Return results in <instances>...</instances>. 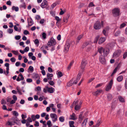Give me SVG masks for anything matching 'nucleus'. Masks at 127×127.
<instances>
[{"mask_svg": "<svg viewBox=\"0 0 127 127\" xmlns=\"http://www.w3.org/2000/svg\"><path fill=\"white\" fill-rule=\"evenodd\" d=\"M109 49L107 48H105L104 49V50L103 51V53L104 56H106L109 53Z\"/></svg>", "mask_w": 127, "mask_h": 127, "instance_id": "f8f14e48", "label": "nucleus"}, {"mask_svg": "<svg viewBox=\"0 0 127 127\" xmlns=\"http://www.w3.org/2000/svg\"><path fill=\"white\" fill-rule=\"evenodd\" d=\"M70 17V15L68 14L66 18H64L63 19V21L64 22L67 23V22L68 19Z\"/></svg>", "mask_w": 127, "mask_h": 127, "instance_id": "393cba45", "label": "nucleus"}, {"mask_svg": "<svg viewBox=\"0 0 127 127\" xmlns=\"http://www.w3.org/2000/svg\"><path fill=\"white\" fill-rule=\"evenodd\" d=\"M6 125H7L9 126H11L12 125H14V122H10L9 121H8L7 122Z\"/></svg>", "mask_w": 127, "mask_h": 127, "instance_id": "cd10ccee", "label": "nucleus"}, {"mask_svg": "<svg viewBox=\"0 0 127 127\" xmlns=\"http://www.w3.org/2000/svg\"><path fill=\"white\" fill-rule=\"evenodd\" d=\"M7 31L8 33L11 34L13 32V30L11 29H8L7 30Z\"/></svg>", "mask_w": 127, "mask_h": 127, "instance_id": "de8ad7c7", "label": "nucleus"}, {"mask_svg": "<svg viewBox=\"0 0 127 127\" xmlns=\"http://www.w3.org/2000/svg\"><path fill=\"white\" fill-rule=\"evenodd\" d=\"M48 87L47 86H46L44 88L43 92L44 93H46L47 92H48Z\"/></svg>", "mask_w": 127, "mask_h": 127, "instance_id": "49530a36", "label": "nucleus"}, {"mask_svg": "<svg viewBox=\"0 0 127 127\" xmlns=\"http://www.w3.org/2000/svg\"><path fill=\"white\" fill-rule=\"evenodd\" d=\"M105 38L104 37H101L99 39L98 44H101L103 43L105 40Z\"/></svg>", "mask_w": 127, "mask_h": 127, "instance_id": "f3484780", "label": "nucleus"}, {"mask_svg": "<svg viewBox=\"0 0 127 127\" xmlns=\"http://www.w3.org/2000/svg\"><path fill=\"white\" fill-rule=\"evenodd\" d=\"M13 121L14 122V123H15L19 125H21V123L20 122V121L17 118L13 119Z\"/></svg>", "mask_w": 127, "mask_h": 127, "instance_id": "ddd939ff", "label": "nucleus"}, {"mask_svg": "<svg viewBox=\"0 0 127 127\" xmlns=\"http://www.w3.org/2000/svg\"><path fill=\"white\" fill-rule=\"evenodd\" d=\"M119 101L121 102H125L124 99V98L121 96H119L118 97Z\"/></svg>", "mask_w": 127, "mask_h": 127, "instance_id": "72a5a7b5", "label": "nucleus"}, {"mask_svg": "<svg viewBox=\"0 0 127 127\" xmlns=\"http://www.w3.org/2000/svg\"><path fill=\"white\" fill-rule=\"evenodd\" d=\"M102 91L101 90L98 89L96 91L93 93V94L95 95H99Z\"/></svg>", "mask_w": 127, "mask_h": 127, "instance_id": "dca6fc26", "label": "nucleus"}, {"mask_svg": "<svg viewBox=\"0 0 127 127\" xmlns=\"http://www.w3.org/2000/svg\"><path fill=\"white\" fill-rule=\"evenodd\" d=\"M42 37L43 39H45L46 37V34L45 32H43L42 34Z\"/></svg>", "mask_w": 127, "mask_h": 127, "instance_id": "0e129e2a", "label": "nucleus"}, {"mask_svg": "<svg viewBox=\"0 0 127 127\" xmlns=\"http://www.w3.org/2000/svg\"><path fill=\"white\" fill-rule=\"evenodd\" d=\"M78 102L79 101L78 100H75L73 102V105H74L75 106L76 105H78Z\"/></svg>", "mask_w": 127, "mask_h": 127, "instance_id": "c03bdc74", "label": "nucleus"}, {"mask_svg": "<svg viewBox=\"0 0 127 127\" xmlns=\"http://www.w3.org/2000/svg\"><path fill=\"white\" fill-rule=\"evenodd\" d=\"M75 42L74 41H72L71 42V44H69L68 43H66L65 46L64 51L65 52H67L69 50V48L70 45L72 46H73Z\"/></svg>", "mask_w": 127, "mask_h": 127, "instance_id": "f03ea898", "label": "nucleus"}, {"mask_svg": "<svg viewBox=\"0 0 127 127\" xmlns=\"http://www.w3.org/2000/svg\"><path fill=\"white\" fill-rule=\"evenodd\" d=\"M122 87V86L121 85H119L117 86V89L118 91H119Z\"/></svg>", "mask_w": 127, "mask_h": 127, "instance_id": "052dcab7", "label": "nucleus"}, {"mask_svg": "<svg viewBox=\"0 0 127 127\" xmlns=\"http://www.w3.org/2000/svg\"><path fill=\"white\" fill-rule=\"evenodd\" d=\"M48 71L50 73L52 72L53 70L50 67H48Z\"/></svg>", "mask_w": 127, "mask_h": 127, "instance_id": "69168bd1", "label": "nucleus"}, {"mask_svg": "<svg viewBox=\"0 0 127 127\" xmlns=\"http://www.w3.org/2000/svg\"><path fill=\"white\" fill-rule=\"evenodd\" d=\"M12 9L13 10H15L16 11H18L19 10V8L18 7L13 6L12 7Z\"/></svg>", "mask_w": 127, "mask_h": 127, "instance_id": "7c9ffc66", "label": "nucleus"}, {"mask_svg": "<svg viewBox=\"0 0 127 127\" xmlns=\"http://www.w3.org/2000/svg\"><path fill=\"white\" fill-rule=\"evenodd\" d=\"M75 115L74 113H73L72 115H71L70 116L71 117L70 119L73 120H75L76 119L75 117Z\"/></svg>", "mask_w": 127, "mask_h": 127, "instance_id": "bb28decb", "label": "nucleus"}, {"mask_svg": "<svg viewBox=\"0 0 127 127\" xmlns=\"http://www.w3.org/2000/svg\"><path fill=\"white\" fill-rule=\"evenodd\" d=\"M88 119L87 118L84 121V122L83 123V124H84L85 126H86L87 122Z\"/></svg>", "mask_w": 127, "mask_h": 127, "instance_id": "bf43d9fd", "label": "nucleus"}, {"mask_svg": "<svg viewBox=\"0 0 127 127\" xmlns=\"http://www.w3.org/2000/svg\"><path fill=\"white\" fill-rule=\"evenodd\" d=\"M55 19L57 21V22L56 23V25L58 26H59V25L58 24V23H59V21H60L61 19H60L57 16H56L55 17Z\"/></svg>", "mask_w": 127, "mask_h": 127, "instance_id": "c756f323", "label": "nucleus"}, {"mask_svg": "<svg viewBox=\"0 0 127 127\" xmlns=\"http://www.w3.org/2000/svg\"><path fill=\"white\" fill-rule=\"evenodd\" d=\"M14 30L16 31H18L19 32H20L21 30V28H19L18 29V28L16 25H14Z\"/></svg>", "mask_w": 127, "mask_h": 127, "instance_id": "4be33fe9", "label": "nucleus"}, {"mask_svg": "<svg viewBox=\"0 0 127 127\" xmlns=\"http://www.w3.org/2000/svg\"><path fill=\"white\" fill-rule=\"evenodd\" d=\"M12 113L16 117H17L19 115V114L16 111H13Z\"/></svg>", "mask_w": 127, "mask_h": 127, "instance_id": "58836bf2", "label": "nucleus"}, {"mask_svg": "<svg viewBox=\"0 0 127 127\" xmlns=\"http://www.w3.org/2000/svg\"><path fill=\"white\" fill-rule=\"evenodd\" d=\"M64 117L63 116L60 117L59 118V120L60 122H64Z\"/></svg>", "mask_w": 127, "mask_h": 127, "instance_id": "f704fd0d", "label": "nucleus"}, {"mask_svg": "<svg viewBox=\"0 0 127 127\" xmlns=\"http://www.w3.org/2000/svg\"><path fill=\"white\" fill-rule=\"evenodd\" d=\"M58 78H60L63 76V74L62 72L61 71H59L57 74Z\"/></svg>", "mask_w": 127, "mask_h": 127, "instance_id": "e433bc0d", "label": "nucleus"}, {"mask_svg": "<svg viewBox=\"0 0 127 127\" xmlns=\"http://www.w3.org/2000/svg\"><path fill=\"white\" fill-rule=\"evenodd\" d=\"M113 15L114 16H119L120 14V10L118 8H115L112 11Z\"/></svg>", "mask_w": 127, "mask_h": 127, "instance_id": "39448f33", "label": "nucleus"}, {"mask_svg": "<svg viewBox=\"0 0 127 127\" xmlns=\"http://www.w3.org/2000/svg\"><path fill=\"white\" fill-rule=\"evenodd\" d=\"M35 18L36 20H38L40 19L41 18L40 15H36L35 16Z\"/></svg>", "mask_w": 127, "mask_h": 127, "instance_id": "a18cd8bd", "label": "nucleus"}, {"mask_svg": "<svg viewBox=\"0 0 127 127\" xmlns=\"http://www.w3.org/2000/svg\"><path fill=\"white\" fill-rule=\"evenodd\" d=\"M10 60L12 63H14L15 62L16 59L12 57L10 59Z\"/></svg>", "mask_w": 127, "mask_h": 127, "instance_id": "3c124183", "label": "nucleus"}, {"mask_svg": "<svg viewBox=\"0 0 127 127\" xmlns=\"http://www.w3.org/2000/svg\"><path fill=\"white\" fill-rule=\"evenodd\" d=\"M12 52L14 54L16 55H17L18 53V52L17 51H15L14 50H12Z\"/></svg>", "mask_w": 127, "mask_h": 127, "instance_id": "680f3d73", "label": "nucleus"}, {"mask_svg": "<svg viewBox=\"0 0 127 127\" xmlns=\"http://www.w3.org/2000/svg\"><path fill=\"white\" fill-rule=\"evenodd\" d=\"M24 34L25 35L29 34H30L29 32L27 30H25L23 32Z\"/></svg>", "mask_w": 127, "mask_h": 127, "instance_id": "603ef678", "label": "nucleus"}, {"mask_svg": "<svg viewBox=\"0 0 127 127\" xmlns=\"http://www.w3.org/2000/svg\"><path fill=\"white\" fill-rule=\"evenodd\" d=\"M99 36H96L95 39L94 41V43H97V41L99 39Z\"/></svg>", "mask_w": 127, "mask_h": 127, "instance_id": "37998d69", "label": "nucleus"}, {"mask_svg": "<svg viewBox=\"0 0 127 127\" xmlns=\"http://www.w3.org/2000/svg\"><path fill=\"white\" fill-rule=\"evenodd\" d=\"M73 84V81L70 80L67 83V85L68 86H71Z\"/></svg>", "mask_w": 127, "mask_h": 127, "instance_id": "c9c22d12", "label": "nucleus"}, {"mask_svg": "<svg viewBox=\"0 0 127 127\" xmlns=\"http://www.w3.org/2000/svg\"><path fill=\"white\" fill-rule=\"evenodd\" d=\"M81 106H79V105H76L75 106V109L76 110H78L80 108Z\"/></svg>", "mask_w": 127, "mask_h": 127, "instance_id": "ea45409f", "label": "nucleus"}, {"mask_svg": "<svg viewBox=\"0 0 127 127\" xmlns=\"http://www.w3.org/2000/svg\"><path fill=\"white\" fill-rule=\"evenodd\" d=\"M49 84L53 86L54 84V82L53 81H50L49 82Z\"/></svg>", "mask_w": 127, "mask_h": 127, "instance_id": "338daca9", "label": "nucleus"}, {"mask_svg": "<svg viewBox=\"0 0 127 127\" xmlns=\"http://www.w3.org/2000/svg\"><path fill=\"white\" fill-rule=\"evenodd\" d=\"M28 25L29 26H31L33 25V22L32 18H31L29 19H28Z\"/></svg>", "mask_w": 127, "mask_h": 127, "instance_id": "a211bd4d", "label": "nucleus"}, {"mask_svg": "<svg viewBox=\"0 0 127 127\" xmlns=\"http://www.w3.org/2000/svg\"><path fill=\"white\" fill-rule=\"evenodd\" d=\"M4 66L6 67V72L7 73H9V64L8 63H6Z\"/></svg>", "mask_w": 127, "mask_h": 127, "instance_id": "6ab92c4d", "label": "nucleus"}, {"mask_svg": "<svg viewBox=\"0 0 127 127\" xmlns=\"http://www.w3.org/2000/svg\"><path fill=\"white\" fill-rule=\"evenodd\" d=\"M48 5L47 2L46 0L43 1L40 5L41 7L42 8H45Z\"/></svg>", "mask_w": 127, "mask_h": 127, "instance_id": "9d476101", "label": "nucleus"}, {"mask_svg": "<svg viewBox=\"0 0 127 127\" xmlns=\"http://www.w3.org/2000/svg\"><path fill=\"white\" fill-rule=\"evenodd\" d=\"M31 72H32L34 70V68L33 66H30L28 69Z\"/></svg>", "mask_w": 127, "mask_h": 127, "instance_id": "4c0bfd02", "label": "nucleus"}, {"mask_svg": "<svg viewBox=\"0 0 127 127\" xmlns=\"http://www.w3.org/2000/svg\"><path fill=\"white\" fill-rule=\"evenodd\" d=\"M103 24V22L101 21L100 23L99 21H97L95 24L94 25V28L95 30H99L101 27V26H102Z\"/></svg>", "mask_w": 127, "mask_h": 127, "instance_id": "f257e3e1", "label": "nucleus"}, {"mask_svg": "<svg viewBox=\"0 0 127 127\" xmlns=\"http://www.w3.org/2000/svg\"><path fill=\"white\" fill-rule=\"evenodd\" d=\"M50 116L53 122H55L57 120L58 117L56 114L54 113H51L50 114Z\"/></svg>", "mask_w": 127, "mask_h": 127, "instance_id": "6e6552de", "label": "nucleus"}, {"mask_svg": "<svg viewBox=\"0 0 127 127\" xmlns=\"http://www.w3.org/2000/svg\"><path fill=\"white\" fill-rule=\"evenodd\" d=\"M20 7L21 8H24V9L26 8V6L25 2L22 3L20 6Z\"/></svg>", "mask_w": 127, "mask_h": 127, "instance_id": "473e14b6", "label": "nucleus"}, {"mask_svg": "<svg viewBox=\"0 0 127 127\" xmlns=\"http://www.w3.org/2000/svg\"><path fill=\"white\" fill-rule=\"evenodd\" d=\"M113 84V79L111 80L108 84L106 88V90L108 91L111 89Z\"/></svg>", "mask_w": 127, "mask_h": 127, "instance_id": "0eeeda50", "label": "nucleus"}, {"mask_svg": "<svg viewBox=\"0 0 127 127\" xmlns=\"http://www.w3.org/2000/svg\"><path fill=\"white\" fill-rule=\"evenodd\" d=\"M53 75L52 74L48 73L47 74V79L48 80H52V77H53Z\"/></svg>", "mask_w": 127, "mask_h": 127, "instance_id": "aec40b11", "label": "nucleus"}, {"mask_svg": "<svg viewBox=\"0 0 127 127\" xmlns=\"http://www.w3.org/2000/svg\"><path fill=\"white\" fill-rule=\"evenodd\" d=\"M56 42L55 40L53 38H51L49 41H48L47 43V45L50 47L51 46H54L56 44Z\"/></svg>", "mask_w": 127, "mask_h": 127, "instance_id": "20e7f679", "label": "nucleus"}, {"mask_svg": "<svg viewBox=\"0 0 127 127\" xmlns=\"http://www.w3.org/2000/svg\"><path fill=\"white\" fill-rule=\"evenodd\" d=\"M121 32L120 31H118L116 32L115 33V36H118L120 34Z\"/></svg>", "mask_w": 127, "mask_h": 127, "instance_id": "8fccbe9b", "label": "nucleus"}, {"mask_svg": "<svg viewBox=\"0 0 127 127\" xmlns=\"http://www.w3.org/2000/svg\"><path fill=\"white\" fill-rule=\"evenodd\" d=\"M21 36L20 35H16L15 37V38L16 40H19L21 38Z\"/></svg>", "mask_w": 127, "mask_h": 127, "instance_id": "5fc2aeb1", "label": "nucleus"}, {"mask_svg": "<svg viewBox=\"0 0 127 127\" xmlns=\"http://www.w3.org/2000/svg\"><path fill=\"white\" fill-rule=\"evenodd\" d=\"M87 64V61L85 60H83L81 63L80 66L82 70V72H83L85 69V67L86 64Z\"/></svg>", "mask_w": 127, "mask_h": 127, "instance_id": "423d86ee", "label": "nucleus"}, {"mask_svg": "<svg viewBox=\"0 0 127 127\" xmlns=\"http://www.w3.org/2000/svg\"><path fill=\"white\" fill-rule=\"evenodd\" d=\"M95 6V5L93 3L91 2L89 5V7H92L93 6Z\"/></svg>", "mask_w": 127, "mask_h": 127, "instance_id": "774afa93", "label": "nucleus"}, {"mask_svg": "<svg viewBox=\"0 0 127 127\" xmlns=\"http://www.w3.org/2000/svg\"><path fill=\"white\" fill-rule=\"evenodd\" d=\"M118 69V68L117 67H116L115 68L113 72L112 73V74L111 76H112L115 73L117 70Z\"/></svg>", "mask_w": 127, "mask_h": 127, "instance_id": "79ce46f5", "label": "nucleus"}, {"mask_svg": "<svg viewBox=\"0 0 127 127\" xmlns=\"http://www.w3.org/2000/svg\"><path fill=\"white\" fill-rule=\"evenodd\" d=\"M107 98L108 101H110L112 98V95L110 94H108L107 96Z\"/></svg>", "mask_w": 127, "mask_h": 127, "instance_id": "a878e982", "label": "nucleus"}, {"mask_svg": "<svg viewBox=\"0 0 127 127\" xmlns=\"http://www.w3.org/2000/svg\"><path fill=\"white\" fill-rule=\"evenodd\" d=\"M48 92L50 93H53L55 90L54 88L52 87L49 88L48 87Z\"/></svg>", "mask_w": 127, "mask_h": 127, "instance_id": "412c9836", "label": "nucleus"}, {"mask_svg": "<svg viewBox=\"0 0 127 127\" xmlns=\"http://www.w3.org/2000/svg\"><path fill=\"white\" fill-rule=\"evenodd\" d=\"M83 35L81 34L77 36V40L76 41V44H78L80 40L83 37Z\"/></svg>", "mask_w": 127, "mask_h": 127, "instance_id": "2eb2a0df", "label": "nucleus"}, {"mask_svg": "<svg viewBox=\"0 0 127 127\" xmlns=\"http://www.w3.org/2000/svg\"><path fill=\"white\" fill-rule=\"evenodd\" d=\"M69 124L70 127H75L73 125L74 124V122L73 121H69Z\"/></svg>", "mask_w": 127, "mask_h": 127, "instance_id": "2f4dec72", "label": "nucleus"}, {"mask_svg": "<svg viewBox=\"0 0 127 127\" xmlns=\"http://www.w3.org/2000/svg\"><path fill=\"white\" fill-rule=\"evenodd\" d=\"M29 50V47H26L25 48L24 50L25 52H27Z\"/></svg>", "mask_w": 127, "mask_h": 127, "instance_id": "e2e57ef3", "label": "nucleus"}, {"mask_svg": "<svg viewBox=\"0 0 127 127\" xmlns=\"http://www.w3.org/2000/svg\"><path fill=\"white\" fill-rule=\"evenodd\" d=\"M123 77L122 76H119L117 78V80L118 82H121L123 80Z\"/></svg>", "mask_w": 127, "mask_h": 127, "instance_id": "c85d7f7f", "label": "nucleus"}, {"mask_svg": "<svg viewBox=\"0 0 127 127\" xmlns=\"http://www.w3.org/2000/svg\"><path fill=\"white\" fill-rule=\"evenodd\" d=\"M104 50V48L100 47L98 49V51L100 54H101L103 52Z\"/></svg>", "mask_w": 127, "mask_h": 127, "instance_id": "b1692460", "label": "nucleus"}, {"mask_svg": "<svg viewBox=\"0 0 127 127\" xmlns=\"http://www.w3.org/2000/svg\"><path fill=\"white\" fill-rule=\"evenodd\" d=\"M126 26V24L125 23H123L121 25L120 27V28H123L125 26Z\"/></svg>", "mask_w": 127, "mask_h": 127, "instance_id": "13d9d810", "label": "nucleus"}, {"mask_svg": "<svg viewBox=\"0 0 127 127\" xmlns=\"http://www.w3.org/2000/svg\"><path fill=\"white\" fill-rule=\"evenodd\" d=\"M31 118L33 121H34L36 120V118L34 115H32L31 116Z\"/></svg>", "mask_w": 127, "mask_h": 127, "instance_id": "6e6d98bb", "label": "nucleus"}, {"mask_svg": "<svg viewBox=\"0 0 127 127\" xmlns=\"http://www.w3.org/2000/svg\"><path fill=\"white\" fill-rule=\"evenodd\" d=\"M101 123L100 120L99 119L98 120L96 125H94L93 126L94 127H98L100 125Z\"/></svg>", "mask_w": 127, "mask_h": 127, "instance_id": "5701e85b", "label": "nucleus"}, {"mask_svg": "<svg viewBox=\"0 0 127 127\" xmlns=\"http://www.w3.org/2000/svg\"><path fill=\"white\" fill-rule=\"evenodd\" d=\"M99 60L100 62L102 64H105L106 60L103 55H101L99 56Z\"/></svg>", "mask_w": 127, "mask_h": 127, "instance_id": "1a4fd4ad", "label": "nucleus"}, {"mask_svg": "<svg viewBox=\"0 0 127 127\" xmlns=\"http://www.w3.org/2000/svg\"><path fill=\"white\" fill-rule=\"evenodd\" d=\"M81 73H79L78 74L77 77V78L75 81H74L73 82V84H76L77 82L80 80V79L81 77Z\"/></svg>", "mask_w": 127, "mask_h": 127, "instance_id": "9b49d317", "label": "nucleus"}, {"mask_svg": "<svg viewBox=\"0 0 127 127\" xmlns=\"http://www.w3.org/2000/svg\"><path fill=\"white\" fill-rule=\"evenodd\" d=\"M16 89L17 90V92L20 95H22V93L21 92L20 89H19V88L17 87L16 88Z\"/></svg>", "mask_w": 127, "mask_h": 127, "instance_id": "a19ab883", "label": "nucleus"}, {"mask_svg": "<svg viewBox=\"0 0 127 127\" xmlns=\"http://www.w3.org/2000/svg\"><path fill=\"white\" fill-rule=\"evenodd\" d=\"M127 57V52L124 53L123 55V58L125 59Z\"/></svg>", "mask_w": 127, "mask_h": 127, "instance_id": "4d7b16f0", "label": "nucleus"}, {"mask_svg": "<svg viewBox=\"0 0 127 127\" xmlns=\"http://www.w3.org/2000/svg\"><path fill=\"white\" fill-rule=\"evenodd\" d=\"M122 52V51L120 50H118L114 52L113 54V57L114 58H116L119 57Z\"/></svg>", "mask_w": 127, "mask_h": 127, "instance_id": "7ed1b4c3", "label": "nucleus"}, {"mask_svg": "<svg viewBox=\"0 0 127 127\" xmlns=\"http://www.w3.org/2000/svg\"><path fill=\"white\" fill-rule=\"evenodd\" d=\"M32 77L35 80L40 79L39 76L38 74H36L33 73L32 75Z\"/></svg>", "mask_w": 127, "mask_h": 127, "instance_id": "4468645a", "label": "nucleus"}, {"mask_svg": "<svg viewBox=\"0 0 127 127\" xmlns=\"http://www.w3.org/2000/svg\"><path fill=\"white\" fill-rule=\"evenodd\" d=\"M26 121L28 123L31 122L32 121V120L30 117H28Z\"/></svg>", "mask_w": 127, "mask_h": 127, "instance_id": "09e8293b", "label": "nucleus"}, {"mask_svg": "<svg viewBox=\"0 0 127 127\" xmlns=\"http://www.w3.org/2000/svg\"><path fill=\"white\" fill-rule=\"evenodd\" d=\"M26 81L28 83H31L32 81V80L31 78H28L27 79Z\"/></svg>", "mask_w": 127, "mask_h": 127, "instance_id": "864d4df0", "label": "nucleus"}]
</instances>
